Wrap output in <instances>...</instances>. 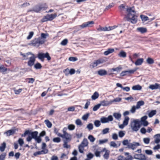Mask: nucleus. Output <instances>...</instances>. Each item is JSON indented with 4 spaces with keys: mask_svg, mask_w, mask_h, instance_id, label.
<instances>
[{
    "mask_svg": "<svg viewBox=\"0 0 160 160\" xmlns=\"http://www.w3.org/2000/svg\"><path fill=\"white\" fill-rule=\"evenodd\" d=\"M32 10L36 12H39L40 11V6L37 5L35 6L33 8Z\"/></svg>",
    "mask_w": 160,
    "mask_h": 160,
    "instance_id": "nucleus-33",
    "label": "nucleus"
},
{
    "mask_svg": "<svg viewBox=\"0 0 160 160\" xmlns=\"http://www.w3.org/2000/svg\"><path fill=\"white\" fill-rule=\"evenodd\" d=\"M141 124L139 119H136L131 122L130 126L133 131L137 132L141 127Z\"/></svg>",
    "mask_w": 160,
    "mask_h": 160,
    "instance_id": "nucleus-3",
    "label": "nucleus"
},
{
    "mask_svg": "<svg viewBox=\"0 0 160 160\" xmlns=\"http://www.w3.org/2000/svg\"><path fill=\"white\" fill-rule=\"evenodd\" d=\"M68 60L71 61L75 62L78 60V58L76 57H70L69 58Z\"/></svg>",
    "mask_w": 160,
    "mask_h": 160,
    "instance_id": "nucleus-63",
    "label": "nucleus"
},
{
    "mask_svg": "<svg viewBox=\"0 0 160 160\" xmlns=\"http://www.w3.org/2000/svg\"><path fill=\"white\" fill-rule=\"evenodd\" d=\"M118 55L120 57L124 58L126 57V53L125 52L122 50L120 52Z\"/></svg>",
    "mask_w": 160,
    "mask_h": 160,
    "instance_id": "nucleus-31",
    "label": "nucleus"
},
{
    "mask_svg": "<svg viewBox=\"0 0 160 160\" xmlns=\"http://www.w3.org/2000/svg\"><path fill=\"white\" fill-rule=\"evenodd\" d=\"M38 57L39 59L43 62L44 61V53H39L38 54Z\"/></svg>",
    "mask_w": 160,
    "mask_h": 160,
    "instance_id": "nucleus-30",
    "label": "nucleus"
},
{
    "mask_svg": "<svg viewBox=\"0 0 160 160\" xmlns=\"http://www.w3.org/2000/svg\"><path fill=\"white\" fill-rule=\"evenodd\" d=\"M127 11L128 12V14L126 17H129L130 16H131V15H132L133 14H136L135 11L134 10H132L131 8H127Z\"/></svg>",
    "mask_w": 160,
    "mask_h": 160,
    "instance_id": "nucleus-17",
    "label": "nucleus"
},
{
    "mask_svg": "<svg viewBox=\"0 0 160 160\" xmlns=\"http://www.w3.org/2000/svg\"><path fill=\"white\" fill-rule=\"evenodd\" d=\"M109 156V152L107 150H106L105 154L103 155V157L106 159H108Z\"/></svg>",
    "mask_w": 160,
    "mask_h": 160,
    "instance_id": "nucleus-52",
    "label": "nucleus"
},
{
    "mask_svg": "<svg viewBox=\"0 0 160 160\" xmlns=\"http://www.w3.org/2000/svg\"><path fill=\"white\" fill-rule=\"evenodd\" d=\"M100 105L99 104L95 105L93 108V110L94 111H96L100 108Z\"/></svg>",
    "mask_w": 160,
    "mask_h": 160,
    "instance_id": "nucleus-62",
    "label": "nucleus"
},
{
    "mask_svg": "<svg viewBox=\"0 0 160 160\" xmlns=\"http://www.w3.org/2000/svg\"><path fill=\"white\" fill-rule=\"evenodd\" d=\"M38 132L37 131L32 132L30 131L27 130L25 131L21 136L22 137H25L26 135H28V136L26 138L27 141L29 142L33 138L38 143H40L42 141V139L40 137L38 136Z\"/></svg>",
    "mask_w": 160,
    "mask_h": 160,
    "instance_id": "nucleus-1",
    "label": "nucleus"
},
{
    "mask_svg": "<svg viewBox=\"0 0 160 160\" xmlns=\"http://www.w3.org/2000/svg\"><path fill=\"white\" fill-rule=\"evenodd\" d=\"M48 149H45L42 150L41 151H38L35 152L33 153V155L34 156H36L38 155H41L46 154L48 153Z\"/></svg>",
    "mask_w": 160,
    "mask_h": 160,
    "instance_id": "nucleus-13",
    "label": "nucleus"
},
{
    "mask_svg": "<svg viewBox=\"0 0 160 160\" xmlns=\"http://www.w3.org/2000/svg\"><path fill=\"white\" fill-rule=\"evenodd\" d=\"M122 68L121 67H118L115 68H113L110 70V71L111 72L112 71H116L118 73H119L120 72Z\"/></svg>",
    "mask_w": 160,
    "mask_h": 160,
    "instance_id": "nucleus-32",
    "label": "nucleus"
},
{
    "mask_svg": "<svg viewBox=\"0 0 160 160\" xmlns=\"http://www.w3.org/2000/svg\"><path fill=\"white\" fill-rule=\"evenodd\" d=\"M114 51V50L113 48H109L107 50L104 52V54L105 55H108L109 54L113 52Z\"/></svg>",
    "mask_w": 160,
    "mask_h": 160,
    "instance_id": "nucleus-19",
    "label": "nucleus"
},
{
    "mask_svg": "<svg viewBox=\"0 0 160 160\" xmlns=\"http://www.w3.org/2000/svg\"><path fill=\"white\" fill-rule=\"evenodd\" d=\"M6 147V143L5 142H3L0 146V150L1 152H2L5 150Z\"/></svg>",
    "mask_w": 160,
    "mask_h": 160,
    "instance_id": "nucleus-34",
    "label": "nucleus"
},
{
    "mask_svg": "<svg viewBox=\"0 0 160 160\" xmlns=\"http://www.w3.org/2000/svg\"><path fill=\"white\" fill-rule=\"evenodd\" d=\"M43 44V41H42L39 39L38 38H36L31 41V43L29 45L37 48L39 47L41 45Z\"/></svg>",
    "mask_w": 160,
    "mask_h": 160,
    "instance_id": "nucleus-4",
    "label": "nucleus"
},
{
    "mask_svg": "<svg viewBox=\"0 0 160 160\" xmlns=\"http://www.w3.org/2000/svg\"><path fill=\"white\" fill-rule=\"evenodd\" d=\"M99 96L98 93L95 92L92 96L91 98L92 100H95L98 98Z\"/></svg>",
    "mask_w": 160,
    "mask_h": 160,
    "instance_id": "nucleus-29",
    "label": "nucleus"
},
{
    "mask_svg": "<svg viewBox=\"0 0 160 160\" xmlns=\"http://www.w3.org/2000/svg\"><path fill=\"white\" fill-rule=\"evenodd\" d=\"M68 128L70 130H73L74 129L75 126L73 124H70L68 126Z\"/></svg>",
    "mask_w": 160,
    "mask_h": 160,
    "instance_id": "nucleus-56",
    "label": "nucleus"
},
{
    "mask_svg": "<svg viewBox=\"0 0 160 160\" xmlns=\"http://www.w3.org/2000/svg\"><path fill=\"white\" fill-rule=\"evenodd\" d=\"M113 116L117 120H119L121 117V115L120 113L115 112L113 114Z\"/></svg>",
    "mask_w": 160,
    "mask_h": 160,
    "instance_id": "nucleus-28",
    "label": "nucleus"
},
{
    "mask_svg": "<svg viewBox=\"0 0 160 160\" xmlns=\"http://www.w3.org/2000/svg\"><path fill=\"white\" fill-rule=\"evenodd\" d=\"M45 58H47L48 61L50 60L51 59V58L50 57L49 53L48 52H47L45 53H44V59Z\"/></svg>",
    "mask_w": 160,
    "mask_h": 160,
    "instance_id": "nucleus-43",
    "label": "nucleus"
},
{
    "mask_svg": "<svg viewBox=\"0 0 160 160\" xmlns=\"http://www.w3.org/2000/svg\"><path fill=\"white\" fill-rule=\"evenodd\" d=\"M36 58L33 54H32V56L29 58V60L28 62V65L30 67L33 66L34 65Z\"/></svg>",
    "mask_w": 160,
    "mask_h": 160,
    "instance_id": "nucleus-10",
    "label": "nucleus"
},
{
    "mask_svg": "<svg viewBox=\"0 0 160 160\" xmlns=\"http://www.w3.org/2000/svg\"><path fill=\"white\" fill-rule=\"evenodd\" d=\"M40 9L41 10H46L48 8L47 6L46 5H45L44 6L41 5H40Z\"/></svg>",
    "mask_w": 160,
    "mask_h": 160,
    "instance_id": "nucleus-61",
    "label": "nucleus"
},
{
    "mask_svg": "<svg viewBox=\"0 0 160 160\" xmlns=\"http://www.w3.org/2000/svg\"><path fill=\"white\" fill-rule=\"evenodd\" d=\"M143 62V59L140 58L138 59L135 62V64L137 66L140 65L142 64Z\"/></svg>",
    "mask_w": 160,
    "mask_h": 160,
    "instance_id": "nucleus-22",
    "label": "nucleus"
},
{
    "mask_svg": "<svg viewBox=\"0 0 160 160\" xmlns=\"http://www.w3.org/2000/svg\"><path fill=\"white\" fill-rule=\"evenodd\" d=\"M32 54H33L31 52H28L26 54L22 53V52L20 54L22 56L23 58H24V59H28V56L29 55H32Z\"/></svg>",
    "mask_w": 160,
    "mask_h": 160,
    "instance_id": "nucleus-27",
    "label": "nucleus"
},
{
    "mask_svg": "<svg viewBox=\"0 0 160 160\" xmlns=\"http://www.w3.org/2000/svg\"><path fill=\"white\" fill-rule=\"evenodd\" d=\"M6 153L3 152L0 155V160H4L5 158Z\"/></svg>",
    "mask_w": 160,
    "mask_h": 160,
    "instance_id": "nucleus-45",
    "label": "nucleus"
},
{
    "mask_svg": "<svg viewBox=\"0 0 160 160\" xmlns=\"http://www.w3.org/2000/svg\"><path fill=\"white\" fill-rule=\"evenodd\" d=\"M132 159V157L131 155H128L127 158H124L123 156L121 155L118 157V160H131Z\"/></svg>",
    "mask_w": 160,
    "mask_h": 160,
    "instance_id": "nucleus-15",
    "label": "nucleus"
},
{
    "mask_svg": "<svg viewBox=\"0 0 160 160\" xmlns=\"http://www.w3.org/2000/svg\"><path fill=\"white\" fill-rule=\"evenodd\" d=\"M61 139L59 137L54 138L53 139L52 141L54 142L59 143L61 141Z\"/></svg>",
    "mask_w": 160,
    "mask_h": 160,
    "instance_id": "nucleus-50",
    "label": "nucleus"
},
{
    "mask_svg": "<svg viewBox=\"0 0 160 160\" xmlns=\"http://www.w3.org/2000/svg\"><path fill=\"white\" fill-rule=\"evenodd\" d=\"M68 42V40L67 39H65L63 40L61 42V44L62 45L65 46L67 45Z\"/></svg>",
    "mask_w": 160,
    "mask_h": 160,
    "instance_id": "nucleus-53",
    "label": "nucleus"
},
{
    "mask_svg": "<svg viewBox=\"0 0 160 160\" xmlns=\"http://www.w3.org/2000/svg\"><path fill=\"white\" fill-rule=\"evenodd\" d=\"M149 88L152 90L159 89V84L156 83L154 85H151L149 86Z\"/></svg>",
    "mask_w": 160,
    "mask_h": 160,
    "instance_id": "nucleus-23",
    "label": "nucleus"
},
{
    "mask_svg": "<svg viewBox=\"0 0 160 160\" xmlns=\"http://www.w3.org/2000/svg\"><path fill=\"white\" fill-rule=\"evenodd\" d=\"M143 142L146 144L149 143L150 141V139L148 138H144L143 139Z\"/></svg>",
    "mask_w": 160,
    "mask_h": 160,
    "instance_id": "nucleus-54",
    "label": "nucleus"
},
{
    "mask_svg": "<svg viewBox=\"0 0 160 160\" xmlns=\"http://www.w3.org/2000/svg\"><path fill=\"white\" fill-rule=\"evenodd\" d=\"M44 122L48 128H50L52 127V124L47 119L45 120Z\"/></svg>",
    "mask_w": 160,
    "mask_h": 160,
    "instance_id": "nucleus-38",
    "label": "nucleus"
},
{
    "mask_svg": "<svg viewBox=\"0 0 160 160\" xmlns=\"http://www.w3.org/2000/svg\"><path fill=\"white\" fill-rule=\"evenodd\" d=\"M48 34L47 33H41V36L38 37L39 39L42 41H43V43L45 42V39L47 38V37L48 36Z\"/></svg>",
    "mask_w": 160,
    "mask_h": 160,
    "instance_id": "nucleus-14",
    "label": "nucleus"
},
{
    "mask_svg": "<svg viewBox=\"0 0 160 160\" xmlns=\"http://www.w3.org/2000/svg\"><path fill=\"white\" fill-rule=\"evenodd\" d=\"M108 141L107 139H105L103 140H99V144H103L107 142Z\"/></svg>",
    "mask_w": 160,
    "mask_h": 160,
    "instance_id": "nucleus-60",
    "label": "nucleus"
},
{
    "mask_svg": "<svg viewBox=\"0 0 160 160\" xmlns=\"http://www.w3.org/2000/svg\"><path fill=\"white\" fill-rule=\"evenodd\" d=\"M134 158L140 160H147V157L142 154H135L134 156Z\"/></svg>",
    "mask_w": 160,
    "mask_h": 160,
    "instance_id": "nucleus-11",
    "label": "nucleus"
},
{
    "mask_svg": "<svg viewBox=\"0 0 160 160\" xmlns=\"http://www.w3.org/2000/svg\"><path fill=\"white\" fill-rule=\"evenodd\" d=\"M144 104V102L143 101H138L137 103L136 108L137 109H139L140 108V106H143Z\"/></svg>",
    "mask_w": 160,
    "mask_h": 160,
    "instance_id": "nucleus-24",
    "label": "nucleus"
},
{
    "mask_svg": "<svg viewBox=\"0 0 160 160\" xmlns=\"http://www.w3.org/2000/svg\"><path fill=\"white\" fill-rule=\"evenodd\" d=\"M99 104L100 105V106L102 105L103 106H106L112 104V102H111V101H107L103 100Z\"/></svg>",
    "mask_w": 160,
    "mask_h": 160,
    "instance_id": "nucleus-16",
    "label": "nucleus"
},
{
    "mask_svg": "<svg viewBox=\"0 0 160 160\" xmlns=\"http://www.w3.org/2000/svg\"><path fill=\"white\" fill-rule=\"evenodd\" d=\"M137 70V68H135L132 70L127 71L128 72H127L128 73V76L130 74L133 73Z\"/></svg>",
    "mask_w": 160,
    "mask_h": 160,
    "instance_id": "nucleus-55",
    "label": "nucleus"
},
{
    "mask_svg": "<svg viewBox=\"0 0 160 160\" xmlns=\"http://www.w3.org/2000/svg\"><path fill=\"white\" fill-rule=\"evenodd\" d=\"M93 24H94V22L93 21H89L84 22L82 25L78 26L77 27L79 28V29L78 30H80L82 28L87 27H91L92 26V25Z\"/></svg>",
    "mask_w": 160,
    "mask_h": 160,
    "instance_id": "nucleus-5",
    "label": "nucleus"
},
{
    "mask_svg": "<svg viewBox=\"0 0 160 160\" xmlns=\"http://www.w3.org/2000/svg\"><path fill=\"white\" fill-rule=\"evenodd\" d=\"M105 62V60L102 58L99 59L92 63L90 66L93 68L97 67L98 65L102 64Z\"/></svg>",
    "mask_w": 160,
    "mask_h": 160,
    "instance_id": "nucleus-6",
    "label": "nucleus"
},
{
    "mask_svg": "<svg viewBox=\"0 0 160 160\" xmlns=\"http://www.w3.org/2000/svg\"><path fill=\"white\" fill-rule=\"evenodd\" d=\"M75 123L77 125L81 126L82 125V123L81 120L79 119L76 120L75 121Z\"/></svg>",
    "mask_w": 160,
    "mask_h": 160,
    "instance_id": "nucleus-51",
    "label": "nucleus"
},
{
    "mask_svg": "<svg viewBox=\"0 0 160 160\" xmlns=\"http://www.w3.org/2000/svg\"><path fill=\"white\" fill-rule=\"evenodd\" d=\"M129 120V118L128 116H125V117L123 121V123H124V125L127 126L128 123V121Z\"/></svg>",
    "mask_w": 160,
    "mask_h": 160,
    "instance_id": "nucleus-37",
    "label": "nucleus"
},
{
    "mask_svg": "<svg viewBox=\"0 0 160 160\" xmlns=\"http://www.w3.org/2000/svg\"><path fill=\"white\" fill-rule=\"evenodd\" d=\"M88 139L91 142H94L95 140V138L92 135H89L88 137Z\"/></svg>",
    "mask_w": 160,
    "mask_h": 160,
    "instance_id": "nucleus-48",
    "label": "nucleus"
},
{
    "mask_svg": "<svg viewBox=\"0 0 160 160\" xmlns=\"http://www.w3.org/2000/svg\"><path fill=\"white\" fill-rule=\"evenodd\" d=\"M84 147H84L83 146H81L79 145V146H78V149H79V151L80 153H83V150H84Z\"/></svg>",
    "mask_w": 160,
    "mask_h": 160,
    "instance_id": "nucleus-59",
    "label": "nucleus"
},
{
    "mask_svg": "<svg viewBox=\"0 0 160 160\" xmlns=\"http://www.w3.org/2000/svg\"><path fill=\"white\" fill-rule=\"evenodd\" d=\"M67 130V128H63L62 132L64 136L62 137V138L66 139L65 140H64V141H70L71 139V136L66 132Z\"/></svg>",
    "mask_w": 160,
    "mask_h": 160,
    "instance_id": "nucleus-8",
    "label": "nucleus"
},
{
    "mask_svg": "<svg viewBox=\"0 0 160 160\" xmlns=\"http://www.w3.org/2000/svg\"><path fill=\"white\" fill-rule=\"evenodd\" d=\"M109 128H106L102 130V133L103 134H106L109 132Z\"/></svg>",
    "mask_w": 160,
    "mask_h": 160,
    "instance_id": "nucleus-47",
    "label": "nucleus"
},
{
    "mask_svg": "<svg viewBox=\"0 0 160 160\" xmlns=\"http://www.w3.org/2000/svg\"><path fill=\"white\" fill-rule=\"evenodd\" d=\"M113 120V117L112 115H109L108 118L102 117L100 118L101 122L103 123L108 122L109 121H112Z\"/></svg>",
    "mask_w": 160,
    "mask_h": 160,
    "instance_id": "nucleus-9",
    "label": "nucleus"
},
{
    "mask_svg": "<svg viewBox=\"0 0 160 160\" xmlns=\"http://www.w3.org/2000/svg\"><path fill=\"white\" fill-rule=\"evenodd\" d=\"M124 131H121L118 132L119 136L120 138L123 137L125 135V133Z\"/></svg>",
    "mask_w": 160,
    "mask_h": 160,
    "instance_id": "nucleus-64",
    "label": "nucleus"
},
{
    "mask_svg": "<svg viewBox=\"0 0 160 160\" xmlns=\"http://www.w3.org/2000/svg\"><path fill=\"white\" fill-rule=\"evenodd\" d=\"M98 73L101 76L105 75L107 74V71L104 69H100L98 72Z\"/></svg>",
    "mask_w": 160,
    "mask_h": 160,
    "instance_id": "nucleus-18",
    "label": "nucleus"
},
{
    "mask_svg": "<svg viewBox=\"0 0 160 160\" xmlns=\"http://www.w3.org/2000/svg\"><path fill=\"white\" fill-rule=\"evenodd\" d=\"M130 141V140L129 141L128 139L124 140L122 142V144L124 146H126V148L131 149L133 150H134L138 146L140 145L139 142H133L132 143H131Z\"/></svg>",
    "mask_w": 160,
    "mask_h": 160,
    "instance_id": "nucleus-2",
    "label": "nucleus"
},
{
    "mask_svg": "<svg viewBox=\"0 0 160 160\" xmlns=\"http://www.w3.org/2000/svg\"><path fill=\"white\" fill-rule=\"evenodd\" d=\"M157 111L156 110H152L149 113H148V117L149 118H151L154 115H155Z\"/></svg>",
    "mask_w": 160,
    "mask_h": 160,
    "instance_id": "nucleus-36",
    "label": "nucleus"
},
{
    "mask_svg": "<svg viewBox=\"0 0 160 160\" xmlns=\"http://www.w3.org/2000/svg\"><path fill=\"white\" fill-rule=\"evenodd\" d=\"M7 70V68H5L3 65L0 66V72H3L6 71Z\"/></svg>",
    "mask_w": 160,
    "mask_h": 160,
    "instance_id": "nucleus-41",
    "label": "nucleus"
},
{
    "mask_svg": "<svg viewBox=\"0 0 160 160\" xmlns=\"http://www.w3.org/2000/svg\"><path fill=\"white\" fill-rule=\"evenodd\" d=\"M127 71H122L120 74V75L121 76L123 77L125 75H128V73L127 72Z\"/></svg>",
    "mask_w": 160,
    "mask_h": 160,
    "instance_id": "nucleus-58",
    "label": "nucleus"
},
{
    "mask_svg": "<svg viewBox=\"0 0 160 160\" xmlns=\"http://www.w3.org/2000/svg\"><path fill=\"white\" fill-rule=\"evenodd\" d=\"M88 144V142L87 139L85 138L83 139L81 144L79 145L85 147L87 146Z\"/></svg>",
    "mask_w": 160,
    "mask_h": 160,
    "instance_id": "nucleus-21",
    "label": "nucleus"
},
{
    "mask_svg": "<svg viewBox=\"0 0 160 160\" xmlns=\"http://www.w3.org/2000/svg\"><path fill=\"white\" fill-rule=\"evenodd\" d=\"M142 88V87L138 84L133 86L132 88V89L134 90H140Z\"/></svg>",
    "mask_w": 160,
    "mask_h": 160,
    "instance_id": "nucleus-26",
    "label": "nucleus"
},
{
    "mask_svg": "<svg viewBox=\"0 0 160 160\" xmlns=\"http://www.w3.org/2000/svg\"><path fill=\"white\" fill-rule=\"evenodd\" d=\"M94 125L96 127H99L101 125V122L99 120H96L94 122Z\"/></svg>",
    "mask_w": 160,
    "mask_h": 160,
    "instance_id": "nucleus-42",
    "label": "nucleus"
},
{
    "mask_svg": "<svg viewBox=\"0 0 160 160\" xmlns=\"http://www.w3.org/2000/svg\"><path fill=\"white\" fill-rule=\"evenodd\" d=\"M126 18L128 21H130L133 24H135L137 22V16L135 15V14H133L130 17H126Z\"/></svg>",
    "mask_w": 160,
    "mask_h": 160,
    "instance_id": "nucleus-7",
    "label": "nucleus"
},
{
    "mask_svg": "<svg viewBox=\"0 0 160 160\" xmlns=\"http://www.w3.org/2000/svg\"><path fill=\"white\" fill-rule=\"evenodd\" d=\"M97 30L99 31H108V27H100L99 28L97 29Z\"/></svg>",
    "mask_w": 160,
    "mask_h": 160,
    "instance_id": "nucleus-40",
    "label": "nucleus"
},
{
    "mask_svg": "<svg viewBox=\"0 0 160 160\" xmlns=\"http://www.w3.org/2000/svg\"><path fill=\"white\" fill-rule=\"evenodd\" d=\"M87 128L89 130H91L93 129V125L91 123H90L88 124L87 126Z\"/></svg>",
    "mask_w": 160,
    "mask_h": 160,
    "instance_id": "nucleus-57",
    "label": "nucleus"
},
{
    "mask_svg": "<svg viewBox=\"0 0 160 160\" xmlns=\"http://www.w3.org/2000/svg\"><path fill=\"white\" fill-rule=\"evenodd\" d=\"M34 67L36 69H39L42 68V66L40 63L37 62L34 65Z\"/></svg>",
    "mask_w": 160,
    "mask_h": 160,
    "instance_id": "nucleus-35",
    "label": "nucleus"
},
{
    "mask_svg": "<svg viewBox=\"0 0 160 160\" xmlns=\"http://www.w3.org/2000/svg\"><path fill=\"white\" fill-rule=\"evenodd\" d=\"M142 21L145 22L149 20L148 17L144 15H140Z\"/></svg>",
    "mask_w": 160,
    "mask_h": 160,
    "instance_id": "nucleus-39",
    "label": "nucleus"
},
{
    "mask_svg": "<svg viewBox=\"0 0 160 160\" xmlns=\"http://www.w3.org/2000/svg\"><path fill=\"white\" fill-rule=\"evenodd\" d=\"M137 30L141 32L142 33H143L146 32L147 31V29L146 28L143 27L138 28H137Z\"/></svg>",
    "mask_w": 160,
    "mask_h": 160,
    "instance_id": "nucleus-25",
    "label": "nucleus"
},
{
    "mask_svg": "<svg viewBox=\"0 0 160 160\" xmlns=\"http://www.w3.org/2000/svg\"><path fill=\"white\" fill-rule=\"evenodd\" d=\"M46 17L48 21H51L53 20L56 17V15L51 14V15H47Z\"/></svg>",
    "mask_w": 160,
    "mask_h": 160,
    "instance_id": "nucleus-20",
    "label": "nucleus"
},
{
    "mask_svg": "<svg viewBox=\"0 0 160 160\" xmlns=\"http://www.w3.org/2000/svg\"><path fill=\"white\" fill-rule=\"evenodd\" d=\"M64 144H63V147L64 148H70V145H68V142L69 141H64Z\"/></svg>",
    "mask_w": 160,
    "mask_h": 160,
    "instance_id": "nucleus-44",
    "label": "nucleus"
},
{
    "mask_svg": "<svg viewBox=\"0 0 160 160\" xmlns=\"http://www.w3.org/2000/svg\"><path fill=\"white\" fill-rule=\"evenodd\" d=\"M16 131V129H10L4 133V134H6L7 136H9L14 134Z\"/></svg>",
    "mask_w": 160,
    "mask_h": 160,
    "instance_id": "nucleus-12",
    "label": "nucleus"
},
{
    "mask_svg": "<svg viewBox=\"0 0 160 160\" xmlns=\"http://www.w3.org/2000/svg\"><path fill=\"white\" fill-rule=\"evenodd\" d=\"M89 115V113H87L85 114H84L82 117V119L84 120H87L88 118Z\"/></svg>",
    "mask_w": 160,
    "mask_h": 160,
    "instance_id": "nucleus-49",
    "label": "nucleus"
},
{
    "mask_svg": "<svg viewBox=\"0 0 160 160\" xmlns=\"http://www.w3.org/2000/svg\"><path fill=\"white\" fill-rule=\"evenodd\" d=\"M147 62L149 64H152L154 62L153 60L150 58H148L147 59Z\"/></svg>",
    "mask_w": 160,
    "mask_h": 160,
    "instance_id": "nucleus-46",
    "label": "nucleus"
}]
</instances>
